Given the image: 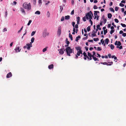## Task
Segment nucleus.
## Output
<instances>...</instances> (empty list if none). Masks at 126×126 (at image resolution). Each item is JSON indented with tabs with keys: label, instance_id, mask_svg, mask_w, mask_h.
I'll use <instances>...</instances> for the list:
<instances>
[{
	"label": "nucleus",
	"instance_id": "1",
	"mask_svg": "<svg viewBox=\"0 0 126 126\" xmlns=\"http://www.w3.org/2000/svg\"><path fill=\"white\" fill-rule=\"evenodd\" d=\"M92 16H93V14L91 11H90L89 13H86L85 15L86 19H90L89 22L90 23L91 25H92L93 24V22L91 20L92 19Z\"/></svg>",
	"mask_w": 126,
	"mask_h": 126
},
{
	"label": "nucleus",
	"instance_id": "2",
	"mask_svg": "<svg viewBox=\"0 0 126 126\" xmlns=\"http://www.w3.org/2000/svg\"><path fill=\"white\" fill-rule=\"evenodd\" d=\"M23 6L24 8L29 10L31 9L32 6L30 3H27L25 2L23 4Z\"/></svg>",
	"mask_w": 126,
	"mask_h": 126
},
{
	"label": "nucleus",
	"instance_id": "3",
	"mask_svg": "<svg viewBox=\"0 0 126 126\" xmlns=\"http://www.w3.org/2000/svg\"><path fill=\"white\" fill-rule=\"evenodd\" d=\"M66 52L67 55L69 56H70V53H71V48L70 47H67L66 49Z\"/></svg>",
	"mask_w": 126,
	"mask_h": 126
},
{
	"label": "nucleus",
	"instance_id": "4",
	"mask_svg": "<svg viewBox=\"0 0 126 126\" xmlns=\"http://www.w3.org/2000/svg\"><path fill=\"white\" fill-rule=\"evenodd\" d=\"M49 34V33L47 32V30L45 29L44 30L43 32V37H45L47 36H48Z\"/></svg>",
	"mask_w": 126,
	"mask_h": 126
},
{
	"label": "nucleus",
	"instance_id": "5",
	"mask_svg": "<svg viewBox=\"0 0 126 126\" xmlns=\"http://www.w3.org/2000/svg\"><path fill=\"white\" fill-rule=\"evenodd\" d=\"M61 26L59 27L57 31V34L59 36H60L61 34Z\"/></svg>",
	"mask_w": 126,
	"mask_h": 126
},
{
	"label": "nucleus",
	"instance_id": "6",
	"mask_svg": "<svg viewBox=\"0 0 126 126\" xmlns=\"http://www.w3.org/2000/svg\"><path fill=\"white\" fill-rule=\"evenodd\" d=\"M80 54H81V56L82 57V51H78L77 53V55H76V58L77 59L78 58V56H79Z\"/></svg>",
	"mask_w": 126,
	"mask_h": 126
},
{
	"label": "nucleus",
	"instance_id": "7",
	"mask_svg": "<svg viewBox=\"0 0 126 126\" xmlns=\"http://www.w3.org/2000/svg\"><path fill=\"white\" fill-rule=\"evenodd\" d=\"M113 63L112 62H109L108 63H107L106 62L101 63V64H103L104 65H110L112 64Z\"/></svg>",
	"mask_w": 126,
	"mask_h": 126
},
{
	"label": "nucleus",
	"instance_id": "8",
	"mask_svg": "<svg viewBox=\"0 0 126 126\" xmlns=\"http://www.w3.org/2000/svg\"><path fill=\"white\" fill-rule=\"evenodd\" d=\"M26 45L28 46L27 49L29 50H30V47L32 46V44L31 43H30V44H27Z\"/></svg>",
	"mask_w": 126,
	"mask_h": 126
},
{
	"label": "nucleus",
	"instance_id": "9",
	"mask_svg": "<svg viewBox=\"0 0 126 126\" xmlns=\"http://www.w3.org/2000/svg\"><path fill=\"white\" fill-rule=\"evenodd\" d=\"M114 44L115 45L120 46L121 45V44L120 41H116L114 43Z\"/></svg>",
	"mask_w": 126,
	"mask_h": 126
},
{
	"label": "nucleus",
	"instance_id": "10",
	"mask_svg": "<svg viewBox=\"0 0 126 126\" xmlns=\"http://www.w3.org/2000/svg\"><path fill=\"white\" fill-rule=\"evenodd\" d=\"M98 31L97 29H96V31L95 32L94 31H93V33L92 34V37H93L96 35V33L97 31Z\"/></svg>",
	"mask_w": 126,
	"mask_h": 126
},
{
	"label": "nucleus",
	"instance_id": "11",
	"mask_svg": "<svg viewBox=\"0 0 126 126\" xmlns=\"http://www.w3.org/2000/svg\"><path fill=\"white\" fill-rule=\"evenodd\" d=\"M12 76V74L10 72L7 74L6 77L7 78H9L11 77Z\"/></svg>",
	"mask_w": 126,
	"mask_h": 126
},
{
	"label": "nucleus",
	"instance_id": "12",
	"mask_svg": "<svg viewBox=\"0 0 126 126\" xmlns=\"http://www.w3.org/2000/svg\"><path fill=\"white\" fill-rule=\"evenodd\" d=\"M15 49L16 52H20L21 50V49H19V47H16Z\"/></svg>",
	"mask_w": 126,
	"mask_h": 126
},
{
	"label": "nucleus",
	"instance_id": "13",
	"mask_svg": "<svg viewBox=\"0 0 126 126\" xmlns=\"http://www.w3.org/2000/svg\"><path fill=\"white\" fill-rule=\"evenodd\" d=\"M63 49H62V48H61L60 49V51H59V53H60V54H61L62 55L63 54V53H64Z\"/></svg>",
	"mask_w": 126,
	"mask_h": 126
},
{
	"label": "nucleus",
	"instance_id": "14",
	"mask_svg": "<svg viewBox=\"0 0 126 126\" xmlns=\"http://www.w3.org/2000/svg\"><path fill=\"white\" fill-rule=\"evenodd\" d=\"M76 49L78 51H82L81 50V48L80 47H75Z\"/></svg>",
	"mask_w": 126,
	"mask_h": 126
},
{
	"label": "nucleus",
	"instance_id": "15",
	"mask_svg": "<svg viewBox=\"0 0 126 126\" xmlns=\"http://www.w3.org/2000/svg\"><path fill=\"white\" fill-rule=\"evenodd\" d=\"M65 43L67 45H65V47H67L68 46V45H69V44L70 42L68 40V39L67 38H66V39Z\"/></svg>",
	"mask_w": 126,
	"mask_h": 126
},
{
	"label": "nucleus",
	"instance_id": "16",
	"mask_svg": "<svg viewBox=\"0 0 126 126\" xmlns=\"http://www.w3.org/2000/svg\"><path fill=\"white\" fill-rule=\"evenodd\" d=\"M54 65L52 64L49 65L48 66V68L49 69H53V68Z\"/></svg>",
	"mask_w": 126,
	"mask_h": 126
},
{
	"label": "nucleus",
	"instance_id": "17",
	"mask_svg": "<svg viewBox=\"0 0 126 126\" xmlns=\"http://www.w3.org/2000/svg\"><path fill=\"white\" fill-rule=\"evenodd\" d=\"M80 17L79 16H78L77 17V24H79L80 21Z\"/></svg>",
	"mask_w": 126,
	"mask_h": 126
},
{
	"label": "nucleus",
	"instance_id": "18",
	"mask_svg": "<svg viewBox=\"0 0 126 126\" xmlns=\"http://www.w3.org/2000/svg\"><path fill=\"white\" fill-rule=\"evenodd\" d=\"M112 16V14L111 13H109L108 14V17L109 18H111Z\"/></svg>",
	"mask_w": 126,
	"mask_h": 126
},
{
	"label": "nucleus",
	"instance_id": "19",
	"mask_svg": "<svg viewBox=\"0 0 126 126\" xmlns=\"http://www.w3.org/2000/svg\"><path fill=\"white\" fill-rule=\"evenodd\" d=\"M20 10L22 13H24L25 14V10L23 8H20Z\"/></svg>",
	"mask_w": 126,
	"mask_h": 126
},
{
	"label": "nucleus",
	"instance_id": "20",
	"mask_svg": "<svg viewBox=\"0 0 126 126\" xmlns=\"http://www.w3.org/2000/svg\"><path fill=\"white\" fill-rule=\"evenodd\" d=\"M105 42L106 43V44L108 45L109 41V40L108 38H106L105 40Z\"/></svg>",
	"mask_w": 126,
	"mask_h": 126
},
{
	"label": "nucleus",
	"instance_id": "21",
	"mask_svg": "<svg viewBox=\"0 0 126 126\" xmlns=\"http://www.w3.org/2000/svg\"><path fill=\"white\" fill-rule=\"evenodd\" d=\"M70 18V16H65V18L66 20H68Z\"/></svg>",
	"mask_w": 126,
	"mask_h": 126
},
{
	"label": "nucleus",
	"instance_id": "22",
	"mask_svg": "<svg viewBox=\"0 0 126 126\" xmlns=\"http://www.w3.org/2000/svg\"><path fill=\"white\" fill-rule=\"evenodd\" d=\"M110 47L111 49L113 50L114 48V47L112 44H111L110 46Z\"/></svg>",
	"mask_w": 126,
	"mask_h": 126
},
{
	"label": "nucleus",
	"instance_id": "23",
	"mask_svg": "<svg viewBox=\"0 0 126 126\" xmlns=\"http://www.w3.org/2000/svg\"><path fill=\"white\" fill-rule=\"evenodd\" d=\"M80 35H79L77 37H76L75 39V41H78L79 40V38H80Z\"/></svg>",
	"mask_w": 126,
	"mask_h": 126
},
{
	"label": "nucleus",
	"instance_id": "24",
	"mask_svg": "<svg viewBox=\"0 0 126 126\" xmlns=\"http://www.w3.org/2000/svg\"><path fill=\"white\" fill-rule=\"evenodd\" d=\"M35 14L39 15L40 14V12L38 11H36L35 13Z\"/></svg>",
	"mask_w": 126,
	"mask_h": 126
},
{
	"label": "nucleus",
	"instance_id": "25",
	"mask_svg": "<svg viewBox=\"0 0 126 126\" xmlns=\"http://www.w3.org/2000/svg\"><path fill=\"white\" fill-rule=\"evenodd\" d=\"M100 27V25H98L97 26V29L98 30V29H99V30H101V28Z\"/></svg>",
	"mask_w": 126,
	"mask_h": 126
},
{
	"label": "nucleus",
	"instance_id": "26",
	"mask_svg": "<svg viewBox=\"0 0 126 126\" xmlns=\"http://www.w3.org/2000/svg\"><path fill=\"white\" fill-rule=\"evenodd\" d=\"M109 9L111 11L113 12V13L114 12V10L113 8L110 7V8Z\"/></svg>",
	"mask_w": 126,
	"mask_h": 126
},
{
	"label": "nucleus",
	"instance_id": "27",
	"mask_svg": "<svg viewBox=\"0 0 126 126\" xmlns=\"http://www.w3.org/2000/svg\"><path fill=\"white\" fill-rule=\"evenodd\" d=\"M48 48V47H46L44 48L43 49V52H45L47 50V49Z\"/></svg>",
	"mask_w": 126,
	"mask_h": 126
},
{
	"label": "nucleus",
	"instance_id": "28",
	"mask_svg": "<svg viewBox=\"0 0 126 126\" xmlns=\"http://www.w3.org/2000/svg\"><path fill=\"white\" fill-rule=\"evenodd\" d=\"M34 38L33 37L31 39V43H33L34 41Z\"/></svg>",
	"mask_w": 126,
	"mask_h": 126
},
{
	"label": "nucleus",
	"instance_id": "29",
	"mask_svg": "<svg viewBox=\"0 0 126 126\" xmlns=\"http://www.w3.org/2000/svg\"><path fill=\"white\" fill-rule=\"evenodd\" d=\"M50 13H49V11H48L47 12V17H49L50 16Z\"/></svg>",
	"mask_w": 126,
	"mask_h": 126
},
{
	"label": "nucleus",
	"instance_id": "30",
	"mask_svg": "<svg viewBox=\"0 0 126 126\" xmlns=\"http://www.w3.org/2000/svg\"><path fill=\"white\" fill-rule=\"evenodd\" d=\"M93 40L95 41H96L99 40V39L98 38H94Z\"/></svg>",
	"mask_w": 126,
	"mask_h": 126
},
{
	"label": "nucleus",
	"instance_id": "31",
	"mask_svg": "<svg viewBox=\"0 0 126 126\" xmlns=\"http://www.w3.org/2000/svg\"><path fill=\"white\" fill-rule=\"evenodd\" d=\"M121 25L123 27H126V25L125 24L121 23Z\"/></svg>",
	"mask_w": 126,
	"mask_h": 126
},
{
	"label": "nucleus",
	"instance_id": "32",
	"mask_svg": "<svg viewBox=\"0 0 126 126\" xmlns=\"http://www.w3.org/2000/svg\"><path fill=\"white\" fill-rule=\"evenodd\" d=\"M104 34L105 35L106 34L107 32V29H106V30H104Z\"/></svg>",
	"mask_w": 126,
	"mask_h": 126
},
{
	"label": "nucleus",
	"instance_id": "33",
	"mask_svg": "<svg viewBox=\"0 0 126 126\" xmlns=\"http://www.w3.org/2000/svg\"><path fill=\"white\" fill-rule=\"evenodd\" d=\"M87 30L88 32L90 30V26H88L87 28Z\"/></svg>",
	"mask_w": 126,
	"mask_h": 126
},
{
	"label": "nucleus",
	"instance_id": "34",
	"mask_svg": "<svg viewBox=\"0 0 126 126\" xmlns=\"http://www.w3.org/2000/svg\"><path fill=\"white\" fill-rule=\"evenodd\" d=\"M36 0H33V4L35 5L36 4Z\"/></svg>",
	"mask_w": 126,
	"mask_h": 126
},
{
	"label": "nucleus",
	"instance_id": "35",
	"mask_svg": "<svg viewBox=\"0 0 126 126\" xmlns=\"http://www.w3.org/2000/svg\"><path fill=\"white\" fill-rule=\"evenodd\" d=\"M97 50L98 51H100L102 49H101V48L99 47H97Z\"/></svg>",
	"mask_w": 126,
	"mask_h": 126
},
{
	"label": "nucleus",
	"instance_id": "36",
	"mask_svg": "<svg viewBox=\"0 0 126 126\" xmlns=\"http://www.w3.org/2000/svg\"><path fill=\"white\" fill-rule=\"evenodd\" d=\"M86 17L85 16L83 17L82 18L83 20L84 21H86Z\"/></svg>",
	"mask_w": 126,
	"mask_h": 126
},
{
	"label": "nucleus",
	"instance_id": "37",
	"mask_svg": "<svg viewBox=\"0 0 126 126\" xmlns=\"http://www.w3.org/2000/svg\"><path fill=\"white\" fill-rule=\"evenodd\" d=\"M103 19L104 20V22H103L104 24H105L106 22L107 21V19H105V18H103Z\"/></svg>",
	"mask_w": 126,
	"mask_h": 126
},
{
	"label": "nucleus",
	"instance_id": "38",
	"mask_svg": "<svg viewBox=\"0 0 126 126\" xmlns=\"http://www.w3.org/2000/svg\"><path fill=\"white\" fill-rule=\"evenodd\" d=\"M35 33V31H33L31 33V36H33L34 34Z\"/></svg>",
	"mask_w": 126,
	"mask_h": 126
},
{
	"label": "nucleus",
	"instance_id": "39",
	"mask_svg": "<svg viewBox=\"0 0 126 126\" xmlns=\"http://www.w3.org/2000/svg\"><path fill=\"white\" fill-rule=\"evenodd\" d=\"M42 0H38V3H39V5L40 6L42 4Z\"/></svg>",
	"mask_w": 126,
	"mask_h": 126
},
{
	"label": "nucleus",
	"instance_id": "40",
	"mask_svg": "<svg viewBox=\"0 0 126 126\" xmlns=\"http://www.w3.org/2000/svg\"><path fill=\"white\" fill-rule=\"evenodd\" d=\"M119 5L121 7H123L124 6H125V5L123 3H120L119 4Z\"/></svg>",
	"mask_w": 126,
	"mask_h": 126
},
{
	"label": "nucleus",
	"instance_id": "41",
	"mask_svg": "<svg viewBox=\"0 0 126 126\" xmlns=\"http://www.w3.org/2000/svg\"><path fill=\"white\" fill-rule=\"evenodd\" d=\"M60 9L61 10V12L63 10V7L62 6H60Z\"/></svg>",
	"mask_w": 126,
	"mask_h": 126
},
{
	"label": "nucleus",
	"instance_id": "42",
	"mask_svg": "<svg viewBox=\"0 0 126 126\" xmlns=\"http://www.w3.org/2000/svg\"><path fill=\"white\" fill-rule=\"evenodd\" d=\"M93 59L94 60V61H96L97 60V61H98L99 60H97L98 59V58H96V57H93Z\"/></svg>",
	"mask_w": 126,
	"mask_h": 126
},
{
	"label": "nucleus",
	"instance_id": "43",
	"mask_svg": "<svg viewBox=\"0 0 126 126\" xmlns=\"http://www.w3.org/2000/svg\"><path fill=\"white\" fill-rule=\"evenodd\" d=\"M116 48H119L120 49H122V46H120V47H119L118 46H116Z\"/></svg>",
	"mask_w": 126,
	"mask_h": 126
},
{
	"label": "nucleus",
	"instance_id": "44",
	"mask_svg": "<svg viewBox=\"0 0 126 126\" xmlns=\"http://www.w3.org/2000/svg\"><path fill=\"white\" fill-rule=\"evenodd\" d=\"M114 21L115 22L117 23H118L119 22V21L117 18H115L114 19Z\"/></svg>",
	"mask_w": 126,
	"mask_h": 126
},
{
	"label": "nucleus",
	"instance_id": "45",
	"mask_svg": "<svg viewBox=\"0 0 126 126\" xmlns=\"http://www.w3.org/2000/svg\"><path fill=\"white\" fill-rule=\"evenodd\" d=\"M32 22V21L31 20H29L28 23L27 24L29 26V25H30V23H31Z\"/></svg>",
	"mask_w": 126,
	"mask_h": 126
},
{
	"label": "nucleus",
	"instance_id": "46",
	"mask_svg": "<svg viewBox=\"0 0 126 126\" xmlns=\"http://www.w3.org/2000/svg\"><path fill=\"white\" fill-rule=\"evenodd\" d=\"M119 7L117 6L115 8V10L116 11H117L118 10Z\"/></svg>",
	"mask_w": 126,
	"mask_h": 126
},
{
	"label": "nucleus",
	"instance_id": "47",
	"mask_svg": "<svg viewBox=\"0 0 126 126\" xmlns=\"http://www.w3.org/2000/svg\"><path fill=\"white\" fill-rule=\"evenodd\" d=\"M64 19V17L63 16L61 18V21H63Z\"/></svg>",
	"mask_w": 126,
	"mask_h": 126
},
{
	"label": "nucleus",
	"instance_id": "48",
	"mask_svg": "<svg viewBox=\"0 0 126 126\" xmlns=\"http://www.w3.org/2000/svg\"><path fill=\"white\" fill-rule=\"evenodd\" d=\"M114 30H111L110 32V33L111 34H112L114 32Z\"/></svg>",
	"mask_w": 126,
	"mask_h": 126
},
{
	"label": "nucleus",
	"instance_id": "49",
	"mask_svg": "<svg viewBox=\"0 0 126 126\" xmlns=\"http://www.w3.org/2000/svg\"><path fill=\"white\" fill-rule=\"evenodd\" d=\"M83 54L84 57H86V56H87V54L85 52H84L83 53Z\"/></svg>",
	"mask_w": 126,
	"mask_h": 126
},
{
	"label": "nucleus",
	"instance_id": "50",
	"mask_svg": "<svg viewBox=\"0 0 126 126\" xmlns=\"http://www.w3.org/2000/svg\"><path fill=\"white\" fill-rule=\"evenodd\" d=\"M94 16L97 15V13L96 12V11H94Z\"/></svg>",
	"mask_w": 126,
	"mask_h": 126
},
{
	"label": "nucleus",
	"instance_id": "51",
	"mask_svg": "<svg viewBox=\"0 0 126 126\" xmlns=\"http://www.w3.org/2000/svg\"><path fill=\"white\" fill-rule=\"evenodd\" d=\"M88 55L90 57H91V56L92 55L90 53H89V52H88Z\"/></svg>",
	"mask_w": 126,
	"mask_h": 126
},
{
	"label": "nucleus",
	"instance_id": "52",
	"mask_svg": "<svg viewBox=\"0 0 126 126\" xmlns=\"http://www.w3.org/2000/svg\"><path fill=\"white\" fill-rule=\"evenodd\" d=\"M100 42H101L102 43V44H104V40H103V39H102L101 40Z\"/></svg>",
	"mask_w": 126,
	"mask_h": 126
},
{
	"label": "nucleus",
	"instance_id": "53",
	"mask_svg": "<svg viewBox=\"0 0 126 126\" xmlns=\"http://www.w3.org/2000/svg\"><path fill=\"white\" fill-rule=\"evenodd\" d=\"M93 8L94 9H97L98 8L97 7L96 5H94Z\"/></svg>",
	"mask_w": 126,
	"mask_h": 126
},
{
	"label": "nucleus",
	"instance_id": "54",
	"mask_svg": "<svg viewBox=\"0 0 126 126\" xmlns=\"http://www.w3.org/2000/svg\"><path fill=\"white\" fill-rule=\"evenodd\" d=\"M122 35L124 37H125L126 36V33H124L122 34Z\"/></svg>",
	"mask_w": 126,
	"mask_h": 126
},
{
	"label": "nucleus",
	"instance_id": "55",
	"mask_svg": "<svg viewBox=\"0 0 126 126\" xmlns=\"http://www.w3.org/2000/svg\"><path fill=\"white\" fill-rule=\"evenodd\" d=\"M88 42H93V41L92 40H89L88 41Z\"/></svg>",
	"mask_w": 126,
	"mask_h": 126
},
{
	"label": "nucleus",
	"instance_id": "56",
	"mask_svg": "<svg viewBox=\"0 0 126 126\" xmlns=\"http://www.w3.org/2000/svg\"><path fill=\"white\" fill-rule=\"evenodd\" d=\"M75 23L74 22H72V25L73 27H75Z\"/></svg>",
	"mask_w": 126,
	"mask_h": 126
},
{
	"label": "nucleus",
	"instance_id": "57",
	"mask_svg": "<svg viewBox=\"0 0 126 126\" xmlns=\"http://www.w3.org/2000/svg\"><path fill=\"white\" fill-rule=\"evenodd\" d=\"M88 38V36H86V37H84L83 38V39L85 40L87 39Z\"/></svg>",
	"mask_w": 126,
	"mask_h": 126
},
{
	"label": "nucleus",
	"instance_id": "58",
	"mask_svg": "<svg viewBox=\"0 0 126 126\" xmlns=\"http://www.w3.org/2000/svg\"><path fill=\"white\" fill-rule=\"evenodd\" d=\"M78 24H76L75 25V28H76L77 29L78 28Z\"/></svg>",
	"mask_w": 126,
	"mask_h": 126
},
{
	"label": "nucleus",
	"instance_id": "59",
	"mask_svg": "<svg viewBox=\"0 0 126 126\" xmlns=\"http://www.w3.org/2000/svg\"><path fill=\"white\" fill-rule=\"evenodd\" d=\"M7 15V12L6 11L5 12V17H6Z\"/></svg>",
	"mask_w": 126,
	"mask_h": 126
},
{
	"label": "nucleus",
	"instance_id": "60",
	"mask_svg": "<svg viewBox=\"0 0 126 126\" xmlns=\"http://www.w3.org/2000/svg\"><path fill=\"white\" fill-rule=\"evenodd\" d=\"M112 2H110L109 4L110 6H111L112 5Z\"/></svg>",
	"mask_w": 126,
	"mask_h": 126
},
{
	"label": "nucleus",
	"instance_id": "61",
	"mask_svg": "<svg viewBox=\"0 0 126 126\" xmlns=\"http://www.w3.org/2000/svg\"><path fill=\"white\" fill-rule=\"evenodd\" d=\"M7 31V29H6V28H5L3 29V32H5V31Z\"/></svg>",
	"mask_w": 126,
	"mask_h": 126
},
{
	"label": "nucleus",
	"instance_id": "62",
	"mask_svg": "<svg viewBox=\"0 0 126 126\" xmlns=\"http://www.w3.org/2000/svg\"><path fill=\"white\" fill-rule=\"evenodd\" d=\"M74 14V10H73L71 11V15H73Z\"/></svg>",
	"mask_w": 126,
	"mask_h": 126
},
{
	"label": "nucleus",
	"instance_id": "63",
	"mask_svg": "<svg viewBox=\"0 0 126 126\" xmlns=\"http://www.w3.org/2000/svg\"><path fill=\"white\" fill-rule=\"evenodd\" d=\"M123 32L122 31H120L119 32V33L120 34H122V33H123Z\"/></svg>",
	"mask_w": 126,
	"mask_h": 126
},
{
	"label": "nucleus",
	"instance_id": "64",
	"mask_svg": "<svg viewBox=\"0 0 126 126\" xmlns=\"http://www.w3.org/2000/svg\"><path fill=\"white\" fill-rule=\"evenodd\" d=\"M85 49L87 51L88 50V48L87 47H85Z\"/></svg>",
	"mask_w": 126,
	"mask_h": 126
}]
</instances>
